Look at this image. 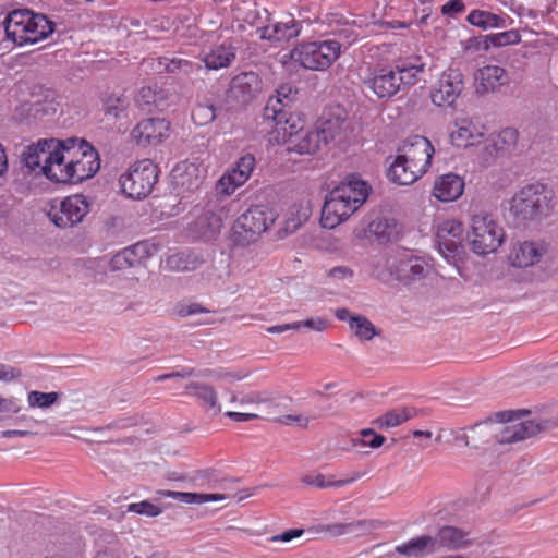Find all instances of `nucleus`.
Listing matches in <instances>:
<instances>
[{
    "label": "nucleus",
    "mask_w": 558,
    "mask_h": 558,
    "mask_svg": "<svg viewBox=\"0 0 558 558\" xmlns=\"http://www.w3.org/2000/svg\"><path fill=\"white\" fill-rule=\"evenodd\" d=\"M303 534V530L301 529H292L282 532L281 534L274 535L271 537L272 542H291L292 539L300 537Z\"/></svg>",
    "instance_id": "obj_60"
},
{
    "label": "nucleus",
    "mask_w": 558,
    "mask_h": 558,
    "mask_svg": "<svg viewBox=\"0 0 558 558\" xmlns=\"http://www.w3.org/2000/svg\"><path fill=\"white\" fill-rule=\"evenodd\" d=\"M554 193L546 184L535 182L521 187L510 201V214L520 222L537 221L548 216Z\"/></svg>",
    "instance_id": "obj_5"
},
{
    "label": "nucleus",
    "mask_w": 558,
    "mask_h": 558,
    "mask_svg": "<svg viewBox=\"0 0 558 558\" xmlns=\"http://www.w3.org/2000/svg\"><path fill=\"white\" fill-rule=\"evenodd\" d=\"M519 138V132L513 128H505L489 140L485 141L478 161L482 166H489L496 155L502 151H509L515 147Z\"/></svg>",
    "instance_id": "obj_17"
},
{
    "label": "nucleus",
    "mask_w": 558,
    "mask_h": 558,
    "mask_svg": "<svg viewBox=\"0 0 558 558\" xmlns=\"http://www.w3.org/2000/svg\"><path fill=\"white\" fill-rule=\"evenodd\" d=\"M520 412L504 411L496 413V418L500 423H510L502 426L495 435L496 441L499 444H513L547 429L550 422L547 420H525L515 422L520 417Z\"/></svg>",
    "instance_id": "obj_11"
},
{
    "label": "nucleus",
    "mask_w": 558,
    "mask_h": 558,
    "mask_svg": "<svg viewBox=\"0 0 558 558\" xmlns=\"http://www.w3.org/2000/svg\"><path fill=\"white\" fill-rule=\"evenodd\" d=\"M110 265L112 269L134 267V264L130 257V253L126 251V248H123L114 254L110 260Z\"/></svg>",
    "instance_id": "obj_55"
},
{
    "label": "nucleus",
    "mask_w": 558,
    "mask_h": 558,
    "mask_svg": "<svg viewBox=\"0 0 558 558\" xmlns=\"http://www.w3.org/2000/svg\"><path fill=\"white\" fill-rule=\"evenodd\" d=\"M209 311L198 303L182 304L178 307L177 313L181 317H187L199 313H208Z\"/></svg>",
    "instance_id": "obj_56"
},
{
    "label": "nucleus",
    "mask_w": 558,
    "mask_h": 558,
    "mask_svg": "<svg viewBox=\"0 0 558 558\" xmlns=\"http://www.w3.org/2000/svg\"><path fill=\"white\" fill-rule=\"evenodd\" d=\"M64 145L58 146L54 150H52V157L48 165H44L41 168V173L52 182L56 183H70L72 184V180H61V174L68 170V151L63 150Z\"/></svg>",
    "instance_id": "obj_30"
},
{
    "label": "nucleus",
    "mask_w": 558,
    "mask_h": 558,
    "mask_svg": "<svg viewBox=\"0 0 558 558\" xmlns=\"http://www.w3.org/2000/svg\"><path fill=\"white\" fill-rule=\"evenodd\" d=\"M170 123L162 118L142 120L132 131V140L141 146L157 145L168 136Z\"/></svg>",
    "instance_id": "obj_16"
},
{
    "label": "nucleus",
    "mask_w": 558,
    "mask_h": 558,
    "mask_svg": "<svg viewBox=\"0 0 558 558\" xmlns=\"http://www.w3.org/2000/svg\"><path fill=\"white\" fill-rule=\"evenodd\" d=\"M101 537H104V542L109 545L106 548H98L94 558H118L114 549V545L118 543V536L113 532H105ZM100 543L98 542V547H100Z\"/></svg>",
    "instance_id": "obj_51"
},
{
    "label": "nucleus",
    "mask_w": 558,
    "mask_h": 558,
    "mask_svg": "<svg viewBox=\"0 0 558 558\" xmlns=\"http://www.w3.org/2000/svg\"><path fill=\"white\" fill-rule=\"evenodd\" d=\"M328 276L330 278H339V279H345V278H352L353 271L344 266H338L333 267L329 270Z\"/></svg>",
    "instance_id": "obj_62"
},
{
    "label": "nucleus",
    "mask_w": 558,
    "mask_h": 558,
    "mask_svg": "<svg viewBox=\"0 0 558 558\" xmlns=\"http://www.w3.org/2000/svg\"><path fill=\"white\" fill-rule=\"evenodd\" d=\"M205 223L206 230L203 231L202 235L208 239L215 236L222 228V219L213 213H206L204 217L197 221L201 228H204Z\"/></svg>",
    "instance_id": "obj_48"
},
{
    "label": "nucleus",
    "mask_w": 558,
    "mask_h": 558,
    "mask_svg": "<svg viewBox=\"0 0 558 558\" xmlns=\"http://www.w3.org/2000/svg\"><path fill=\"white\" fill-rule=\"evenodd\" d=\"M158 181V167L150 159H142L121 174L119 184L123 194L132 199L147 197Z\"/></svg>",
    "instance_id": "obj_10"
},
{
    "label": "nucleus",
    "mask_w": 558,
    "mask_h": 558,
    "mask_svg": "<svg viewBox=\"0 0 558 558\" xmlns=\"http://www.w3.org/2000/svg\"><path fill=\"white\" fill-rule=\"evenodd\" d=\"M125 248L130 253L134 266L149 258L155 252L154 245L147 241L137 242Z\"/></svg>",
    "instance_id": "obj_47"
},
{
    "label": "nucleus",
    "mask_w": 558,
    "mask_h": 558,
    "mask_svg": "<svg viewBox=\"0 0 558 558\" xmlns=\"http://www.w3.org/2000/svg\"><path fill=\"white\" fill-rule=\"evenodd\" d=\"M465 11L463 0H449L440 8V13L449 19H454L457 15Z\"/></svg>",
    "instance_id": "obj_53"
},
{
    "label": "nucleus",
    "mask_w": 558,
    "mask_h": 558,
    "mask_svg": "<svg viewBox=\"0 0 558 558\" xmlns=\"http://www.w3.org/2000/svg\"><path fill=\"white\" fill-rule=\"evenodd\" d=\"M159 65L168 73H182L185 75L197 73L202 70L199 63L182 58L162 57L159 59Z\"/></svg>",
    "instance_id": "obj_39"
},
{
    "label": "nucleus",
    "mask_w": 558,
    "mask_h": 558,
    "mask_svg": "<svg viewBox=\"0 0 558 558\" xmlns=\"http://www.w3.org/2000/svg\"><path fill=\"white\" fill-rule=\"evenodd\" d=\"M158 495L165 498H172L186 505H202L206 502L222 501L226 499L223 494H204V493H187L175 490H159Z\"/></svg>",
    "instance_id": "obj_34"
},
{
    "label": "nucleus",
    "mask_w": 558,
    "mask_h": 558,
    "mask_svg": "<svg viewBox=\"0 0 558 558\" xmlns=\"http://www.w3.org/2000/svg\"><path fill=\"white\" fill-rule=\"evenodd\" d=\"M428 272V266L418 257L401 260L396 269L397 279L405 284L425 278Z\"/></svg>",
    "instance_id": "obj_29"
},
{
    "label": "nucleus",
    "mask_w": 558,
    "mask_h": 558,
    "mask_svg": "<svg viewBox=\"0 0 558 558\" xmlns=\"http://www.w3.org/2000/svg\"><path fill=\"white\" fill-rule=\"evenodd\" d=\"M471 41H475L476 47H482L484 50H488L490 47L518 45L521 41V35L517 29H509L500 33L488 34L482 38H473Z\"/></svg>",
    "instance_id": "obj_35"
},
{
    "label": "nucleus",
    "mask_w": 558,
    "mask_h": 558,
    "mask_svg": "<svg viewBox=\"0 0 558 558\" xmlns=\"http://www.w3.org/2000/svg\"><path fill=\"white\" fill-rule=\"evenodd\" d=\"M54 23L46 15L29 10H14L3 21L7 41L23 47L35 45L54 31Z\"/></svg>",
    "instance_id": "obj_4"
},
{
    "label": "nucleus",
    "mask_w": 558,
    "mask_h": 558,
    "mask_svg": "<svg viewBox=\"0 0 558 558\" xmlns=\"http://www.w3.org/2000/svg\"><path fill=\"white\" fill-rule=\"evenodd\" d=\"M468 240L475 254L485 256L502 244L505 232L492 215L481 213L471 218Z\"/></svg>",
    "instance_id": "obj_9"
},
{
    "label": "nucleus",
    "mask_w": 558,
    "mask_h": 558,
    "mask_svg": "<svg viewBox=\"0 0 558 558\" xmlns=\"http://www.w3.org/2000/svg\"><path fill=\"white\" fill-rule=\"evenodd\" d=\"M385 440L386 438L383 435L377 434L374 429L364 428L360 432L359 438L352 439V446L377 449L384 445Z\"/></svg>",
    "instance_id": "obj_46"
},
{
    "label": "nucleus",
    "mask_w": 558,
    "mask_h": 558,
    "mask_svg": "<svg viewBox=\"0 0 558 558\" xmlns=\"http://www.w3.org/2000/svg\"><path fill=\"white\" fill-rule=\"evenodd\" d=\"M465 21L471 26L477 27L482 31L505 28L513 22L512 19L506 13L496 14L482 9L471 10Z\"/></svg>",
    "instance_id": "obj_25"
},
{
    "label": "nucleus",
    "mask_w": 558,
    "mask_h": 558,
    "mask_svg": "<svg viewBox=\"0 0 558 558\" xmlns=\"http://www.w3.org/2000/svg\"><path fill=\"white\" fill-rule=\"evenodd\" d=\"M61 143L62 141L49 138L39 140L35 144L26 146L22 153L23 165L32 171L38 169L41 173L43 166L48 165L52 157V150L60 146Z\"/></svg>",
    "instance_id": "obj_19"
},
{
    "label": "nucleus",
    "mask_w": 558,
    "mask_h": 558,
    "mask_svg": "<svg viewBox=\"0 0 558 558\" xmlns=\"http://www.w3.org/2000/svg\"><path fill=\"white\" fill-rule=\"evenodd\" d=\"M217 117L216 108L211 105H197L192 110V120L197 125H206Z\"/></svg>",
    "instance_id": "obj_50"
},
{
    "label": "nucleus",
    "mask_w": 558,
    "mask_h": 558,
    "mask_svg": "<svg viewBox=\"0 0 558 558\" xmlns=\"http://www.w3.org/2000/svg\"><path fill=\"white\" fill-rule=\"evenodd\" d=\"M414 413L411 408H396L377 417L374 423L380 428H392L413 417Z\"/></svg>",
    "instance_id": "obj_38"
},
{
    "label": "nucleus",
    "mask_w": 558,
    "mask_h": 558,
    "mask_svg": "<svg viewBox=\"0 0 558 558\" xmlns=\"http://www.w3.org/2000/svg\"><path fill=\"white\" fill-rule=\"evenodd\" d=\"M277 213L267 205H254L236 218L232 226V241L245 246L257 241L276 221Z\"/></svg>",
    "instance_id": "obj_8"
},
{
    "label": "nucleus",
    "mask_w": 558,
    "mask_h": 558,
    "mask_svg": "<svg viewBox=\"0 0 558 558\" xmlns=\"http://www.w3.org/2000/svg\"><path fill=\"white\" fill-rule=\"evenodd\" d=\"M485 135L483 124L476 123L470 119L456 121L450 132L451 143L459 148H466L482 143Z\"/></svg>",
    "instance_id": "obj_21"
},
{
    "label": "nucleus",
    "mask_w": 558,
    "mask_h": 558,
    "mask_svg": "<svg viewBox=\"0 0 558 558\" xmlns=\"http://www.w3.org/2000/svg\"><path fill=\"white\" fill-rule=\"evenodd\" d=\"M368 195V184L356 175H350L347 183L340 184L326 196L322 226L333 229L341 225L366 202Z\"/></svg>",
    "instance_id": "obj_2"
},
{
    "label": "nucleus",
    "mask_w": 558,
    "mask_h": 558,
    "mask_svg": "<svg viewBox=\"0 0 558 558\" xmlns=\"http://www.w3.org/2000/svg\"><path fill=\"white\" fill-rule=\"evenodd\" d=\"M434 541L436 550L440 548L458 550L471 544L469 534L465 531L451 525L441 526L434 537Z\"/></svg>",
    "instance_id": "obj_26"
},
{
    "label": "nucleus",
    "mask_w": 558,
    "mask_h": 558,
    "mask_svg": "<svg viewBox=\"0 0 558 558\" xmlns=\"http://www.w3.org/2000/svg\"><path fill=\"white\" fill-rule=\"evenodd\" d=\"M360 474L355 473L352 477L347 480L339 481H327L323 474L315 475H305L302 477V483L311 486H315L318 488H328V487H342L349 483H352L360 478Z\"/></svg>",
    "instance_id": "obj_45"
},
{
    "label": "nucleus",
    "mask_w": 558,
    "mask_h": 558,
    "mask_svg": "<svg viewBox=\"0 0 558 558\" xmlns=\"http://www.w3.org/2000/svg\"><path fill=\"white\" fill-rule=\"evenodd\" d=\"M364 84L379 98H390L400 90L397 72L390 66L374 69Z\"/></svg>",
    "instance_id": "obj_20"
},
{
    "label": "nucleus",
    "mask_w": 558,
    "mask_h": 558,
    "mask_svg": "<svg viewBox=\"0 0 558 558\" xmlns=\"http://www.w3.org/2000/svg\"><path fill=\"white\" fill-rule=\"evenodd\" d=\"M192 376H201V377H214V378H230L231 380H241L246 377V374L239 373V374H232V373H221L217 372L215 369H203L198 373L195 372L194 368L191 367H183L180 371L161 374L155 378L156 381H163L171 378H187Z\"/></svg>",
    "instance_id": "obj_33"
},
{
    "label": "nucleus",
    "mask_w": 558,
    "mask_h": 558,
    "mask_svg": "<svg viewBox=\"0 0 558 558\" xmlns=\"http://www.w3.org/2000/svg\"><path fill=\"white\" fill-rule=\"evenodd\" d=\"M352 323L351 331L362 341H369L379 335L376 326L364 315H356Z\"/></svg>",
    "instance_id": "obj_42"
},
{
    "label": "nucleus",
    "mask_w": 558,
    "mask_h": 558,
    "mask_svg": "<svg viewBox=\"0 0 558 558\" xmlns=\"http://www.w3.org/2000/svg\"><path fill=\"white\" fill-rule=\"evenodd\" d=\"M341 48L336 39L306 41L298 44L287 57L306 70L325 71L339 59Z\"/></svg>",
    "instance_id": "obj_7"
},
{
    "label": "nucleus",
    "mask_w": 558,
    "mask_h": 558,
    "mask_svg": "<svg viewBox=\"0 0 558 558\" xmlns=\"http://www.w3.org/2000/svg\"><path fill=\"white\" fill-rule=\"evenodd\" d=\"M300 325L298 323L274 325L266 328L269 333H282L289 330H299Z\"/></svg>",
    "instance_id": "obj_61"
},
{
    "label": "nucleus",
    "mask_w": 558,
    "mask_h": 558,
    "mask_svg": "<svg viewBox=\"0 0 558 558\" xmlns=\"http://www.w3.org/2000/svg\"><path fill=\"white\" fill-rule=\"evenodd\" d=\"M21 374V371L15 367L0 364V381H12L13 379L20 377Z\"/></svg>",
    "instance_id": "obj_59"
},
{
    "label": "nucleus",
    "mask_w": 558,
    "mask_h": 558,
    "mask_svg": "<svg viewBox=\"0 0 558 558\" xmlns=\"http://www.w3.org/2000/svg\"><path fill=\"white\" fill-rule=\"evenodd\" d=\"M226 416L232 420L233 422H247L257 418V414L234 411L226 412Z\"/></svg>",
    "instance_id": "obj_63"
},
{
    "label": "nucleus",
    "mask_w": 558,
    "mask_h": 558,
    "mask_svg": "<svg viewBox=\"0 0 558 558\" xmlns=\"http://www.w3.org/2000/svg\"><path fill=\"white\" fill-rule=\"evenodd\" d=\"M235 58L234 47L227 41L213 47L208 52L203 54V62L207 70H220L228 68Z\"/></svg>",
    "instance_id": "obj_27"
},
{
    "label": "nucleus",
    "mask_w": 558,
    "mask_h": 558,
    "mask_svg": "<svg viewBox=\"0 0 558 558\" xmlns=\"http://www.w3.org/2000/svg\"><path fill=\"white\" fill-rule=\"evenodd\" d=\"M462 234L463 225L456 219H447L437 227L438 252L449 264H456L461 257L462 245L459 240Z\"/></svg>",
    "instance_id": "obj_13"
},
{
    "label": "nucleus",
    "mask_w": 558,
    "mask_h": 558,
    "mask_svg": "<svg viewBox=\"0 0 558 558\" xmlns=\"http://www.w3.org/2000/svg\"><path fill=\"white\" fill-rule=\"evenodd\" d=\"M256 165L252 154L241 156L235 163L219 179L217 189L225 195H231L247 182Z\"/></svg>",
    "instance_id": "obj_15"
},
{
    "label": "nucleus",
    "mask_w": 558,
    "mask_h": 558,
    "mask_svg": "<svg viewBox=\"0 0 558 558\" xmlns=\"http://www.w3.org/2000/svg\"><path fill=\"white\" fill-rule=\"evenodd\" d=\"M434 148L424 136H413L398 149L395 161L390 165L387 177L398 185H410L421 178L429 168Z\"/></svg>",
    "instance_id": "obj_3"
},
{
    "label": "nucleus",
    "mask_w": 558,
    "mask_h": 558,
    "mask_svg": "<svg viewBox=\"0 0 558 558\" xmlns=\"http://www.w3.org/2000/svg\"><path fill=\"white\" fill-rule=\"evenodd\" d=\"M278 92L277 97H270L264 110V119L272 122L271 141L287 145L288 151L300 155L315 154L322 141L315 130H305L301 118L288 110V97Z\"/></svg>",
    "instance_id": "obj_1"
},
{
    "label": "nucleus",
    "mask_w": 558,
    "mask_h": 558,
    "mask_svg": "<svg viewBox=\"0 0 558 558\" xmlns=\"http://www.w3.org/2000/svg\"><path fill=\"white\" fill-rule=\"evenodd\" d=\"M547 252L543 242L524 241L513 245L509 253L508 260L517 268H527L537 264Z\"/></svg>",
    "instance_id": "obj_18"
},
{
    "label": "nucleus",
    "mask_w": 558,
    "mask_h": 558,
    "mask_svg": "<svg viewBox=\"0 0 558 558\" xmlns=\"http://www.w3.org/2000/svg\"><path fill=\"white\" fill-rule=\"evenodd\" d=\"M336 317L337 319L341 320V322H348L349 324V327L352 326V319H354L356 317V315L352 314L348 308L345 307H342V308H338L336 311Z\"/></svg>",
    "instance_id": "obj_64"
},
{
    "label": "nucleus",
    "mask_w": 558,
    "mask_h": 558,
    "mask_svg": "<svg viewBox=\"0 0 558 558\" xmlns=\"http://www.w3.org/2000/svg\"><path fill=\"white\" fill-rule=\"evenodd\" d=\"M172 175L182 186L198 187L204 177V170L197 162L185 160L173 168Z\"/></svg>",
    "instance_id": "obj_28"
},
{
    "label": "nucleus",
    "mask_w": 558,
    "mask_h": 558,
    "mask_svg": "<svg viewBox=\"0 0 558 558\" xmlns=\"http://www.w3.org/2000/svg\"><path fill=\"white\" fill-rule=\"evenodd\" d=\"M186 389L193 391L192 393L203 402L207 410L213 411L214 414L221 411L217 392L211 386L201 383H190Z\"/></svg>",
    "instance_id": "obj_36"
},
{
    "label": "nucleus",
    "mask_w": 558,
    "mask_h": 558,
    "mask_svg": "<svg viewBox=\"0 0 558 558\" xmlns=\"http://www.w3.org/2000/svg\"><path fill=\"white\" fill-rule=\"evenodd\" d=\"M203 264L201 255L191 251H181L169 255L165 260V269L170 271H192Z\"/></svg>",
    "instance_id": "obj_31"
},
{
    "label": "nucleus",
    "mask_w": 558,
    "mask_h": 558,
    "mask_svg": "<svg viewBox=\"0 0 558 558\" xmlns=\"http://www.w3.org/2000/svg\"><path fill=\"white\" fill-rule=\"evenodd\" d=\"M343 123L344 120L340 118L326 119L322 122L320 126L315 131L319 133V138L322 143L327 145L341 133Z\"/></svg>",
    "instance_id": "obj_44"
},
{
    "label": "nucleus",
    "mask_w": 558,
    "mask_h": 558,
    "mask_svg": "<svg viewBox=\"0 0 558 558\" xmlns=\"http://www.w3.org/2000/svg\"><path fill=\"white\" fill-rule=\"evenodd\" d=\"M397 72L399 87L411 86L417 82L418 74L424 72V65L418 63H402L393 69Z\"/></svg>",
    "instance_id": "obj_41"
},
{
    "label": "nucleus",
    "mask_w": 558,
    "mask_h": 558,
    "mask_svg": "<svg viewBox=\"0 0 558 558\" xmlns=\"http://www.w3.org/2000/svg\"><path fill=\"white\" fill-rule=\"evenodd\" d=\"M395 550L408 557H420L425 554H433L436 551L434 536L421 535L412 537L408 542L396 546Z\"/></svg>",
    "instance_id": "obj_32"
},
{
    "label": "nucleus",
    "mask_w": 558,
    "mask_h": 558,
    "mask_svg": "<svg viewBox=\"0 0 558 558\" xmlns=\"http://www.w3.org/2000/svg\"><path fill=\"white\" fill-rule=\"evenodd\" d=\"M130 99L124 94H110L104 99V111L116 119L126 117Z\"/></svg>",
    "instance_id": "obj_40"
},
{
    "label": "nucleus",
    "mask_w": 558,
    "mask_h": 558,
    "mask_svg": "<svg viewBox=\"0 0 558 558\" xmlns=\"http://www.w3.org/2000/svg\"><path fill=\"white\" fill-rule=\"evenodd\" d=\"M61 145L68 151V170L60 178L72 180V184L81 183L96 174L100 160L96 149L85 140L66 138Z\"/></svg>",
    "instance_id": "obj_6"
},
{
    "label": "nucleus",
    "mask_w": 558,
    "mask_h": 558,
    "mask_svg": "<svg viewBox=\"0 0 558 558\" xmlns=\"http://www.w3.org/2000/svg\"><path fill=\"white\" fill-rule=\"evenodd\" d=\"M20 409V401L17 399L1 397L0 413H17Z\"/></svg>",
    "instance_id": "obj_58"
},
{
    "label": "nucleus",
    "mask_w": 558,
    "mask_h": 558,
    "mask_svg": "<svg viewBox=\"0 0 558 558\" xmlns=\"http://www.w3.org/2000/svg\"><path fill=\"white\" fill-rule=\"evenodd\" d=\"M88 213L89 203L86 197L74 194L61 199H52L47 215L54 226L66 229L78 225Z\"/></svg>",
    "instance_id": "obj_12"
},
{
    "label": "nucleus",
    "mask_w": 558,
    "mask_h": 558,
    "mask_svg": "<svg viewBox=\"0 0 558 558\" xmlns=\"http://www.w3.org/2000/svg\"><path fill=\"white\" fill-rule=\"evenodd\" d=\"M161 90L157 85L154 86H144L141 88L137 95V101L141 105H156L157 101L161 98Z\"/></svg>",
    "instance_id": "obj_52"
},
{
    "label": "nucleus",
    "mask_w": 558,
    "mask_h": 558,
    "mask_svg": "<svg viewBox=\"0 0 558 558\" xmlns=\"http://www.w3.org/2000/svg\"><path fill=\"white\" fill-rule=\"evenodd\" d=\"M126 512H134L141 515L155 518L158 517L162 510L157 505H154L148 500H143L141 502L129 504L125 507H119L117 513H110L108 514V518L120 520Z\"/></svg>",
    "instance_id": "obj_37"
},
{
    "label": "nucleus",
    "mask_w": 558,
    "mask_h": 558,
    "mask_svg": "<svg viewBox=\"0 0 558 558\" xmlns=\"http://www.w3.org/2000/svg\"><path fill=\"white\" fill-rule=\"evenodd\" d=\"M464 191V180L456 173L438 177L434 183L433 195L440 202H453Z\"/></svg>",
    "instance_id": "obj_23"
},
{
    "label": "nucleus",
    "mask_w": 558,
    "mask_h": 558,
    "mask_svg": "<svg viewBox=\"0 0 558 558\" xmlns=\"http://www.w3.org/2000/svg\"><path fill=\"white\" fill-rule=\"evenodd\" d=\"M355 527V523H333L320 526L319 531L329 533L332 536H341L351 533Z\"/></svg>",
    "instance_id": "obj_54"
},
{
    "label": "nucleus",
    "mask_w": 558,
    "mask_h": 558,
    "mask_svg": "<svg viewBox=\"0 0 558 558\" xmlns=\"http://www.w3.org/2000/svg\"><path fill=\"white\" fill-rule=\"evenodd\" d=\"M464 88L463 75L459 69L445 70L433 85L430 98L438 107L451 106Z\"/></svg>",
    "instance_id": "obj_14"
},
{
    "label": "nucleus",
    "mask_w": 558,
    "mask_h": 558,
    "mask_svg": "<svg viewBox=\"0 0 558 558\" xmlns=\"http://www.w3.org/2000/svg\"><path fill=\"white\" fill-rule=\"evenodd\" d=\"M395 231V219L377 217L368 223V232L379 240H389Z\"/></svg>",
    "instance_id": "obj_43"
},
{
    "label": "nucleus",
    "mask_w": 558,
    "mask_h": 558,
    "mask_svg": "<svg viewBox=\"0 0 558 558\" xmlns=\"http://www.w3.org/2000/svg\"><path fill=\"white\" fill-rule=\"evenodd\" d=\"M302 24L292 16L257 27L259 38L269 41H288L301 34Z\"/></svg>",
    "instance_id": "obj_22"
},
{
    "label": "nucleus",
    "mask_w": 558,
    "mask_h": 558,
    "mask_svg": "<svg viewBox=\"0 0 558 558\" xmlns=\"http://www.w3.org/2000/svg\"><path fill=\"white\" fill-rule=\"evenodd\" d=\"M477 93L485 94L496 92L507 84L508 74L499 65H486L480 69L475 75Z\"/></svg>",
    "instance_id": "obj_24"
},
{
    "label": "nucleus",
    "mask_w": 558,
    "mask_h": 558,
    "mask_svg": "<svg viewBox=\"0 0 558 558\" xmlns=\"http://www.w3.org/2000/svg\"><path fill=\"white\" fill-rule=\"evenodd\" d=\"M300 325V329L306 327L308 329H313L315 331H324L328 327V323L326 319L322 317H311L303 322H296Z\"/></svg>",
    "instance_id": "obj_57"
},
{
    "label": "nucleus",
    "mask_w": 558,
    "mask_h": 558,
    "mask_svg": "<svg viewBox=\"0 0 558 558\" xmlns=\"http://www.w3.org/2000/svg\"><path fill=\"white\" fill-rule=\"evenodd\" d=\"M58 399L57 392L31 391L27 395V402L31 408L47 409Z\"/></svg>",
    "instance_id": "obj_49"
}]
</instances>
